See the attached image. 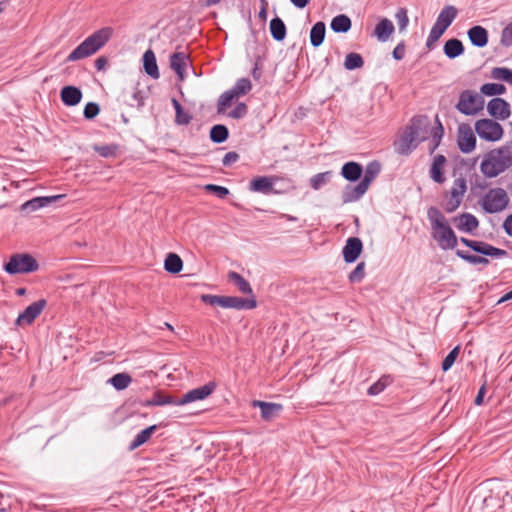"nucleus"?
I'll return each instance as SVG.
<instances>
[{"mask_svg": "<svg viewBox=\"0 0 512 512\" xmlns=\"http://www.w3.org/2000/svg\"><path fill=\"white\" fill-rule=\"evenodd\" d=\"M362 172L363 169L359 163L347 162L342 167L341 175L349 181H356L361 177Z\"/></svg>", "mask_w": 512, "mask_h": 512, "instance_id": "cd10ccee", "label": "nucleus"}, {"mask_svg": "<svg viewBox=\"0 0 512 512\" xmlns=\"http://www.w3.org/2000/svg\"><path fill=\"white\" fill-rule=\"evenodd\" d=\"M363 249V244L360 238L350 237L347 239L342 253L345 262L353 263L357 260Z\"/></svg>", "mask_w": 512, "mask_h": 512, "instance_id": "4468645a", "label": "nucleus"}, {"mask_svg": "<svg viewBox=\"0 0 512 512\" xmlns=\"http://www.w3.org/2000/svg\"><path fill=\"white\" fill-rule=\"evenodd\" d=\"M46 306V300L40 299L30 304L16 319L19 326L31 325L34 320L41 314Z\"/></svg>", "mask_w": 512, "mask_h": 512, "instance_id": "9b49d317", "label": "nucleus"}, {"mask_svg": "<svg viewBox=\"0 0 512 512\" xmlns=\"http://www.w3.org/2000/svg\"><path fill=\"white\" fill-rule=\"evenodd\" d=\"M512 167V149L502 146L484 154L480 171L487 178H495Z\"/></svg>", "mask_w": 512, "mask_h": 512, "instance_id": "f03ea898", "label": "nucleus"}, {"mask_svg": "<svg viewBox=\"0 0 512 512\" xmlns=\"http://www.w3.org/2000/svg\"><path fill=\"white\" fill-rule=\"evenodd\" d=\"M467 35L472 45L476 47L482 48L488 43V31L480 25L471 27Z\"/></svg>", "mask_w": 512, "mask_h": 512, "instance_id": "412c9836", "label": "nucleus"}, {"mask_svg": "<svg viewBox=\"0 0 512 512\" xmlns=\"http://www.w3.org/2000/svg\"><path fill=\"white\" fill-rule=\"evenodd\" d=\"M418 143L426 140L430 133V122L426 116H417L411 120V124L407 127Z\"/></svg>", "mask_w": 512, "mask_h": 512, "instance_id": "f8f14e48", "label": "nucleus"}, {"mask_svg": "<svg viewBox=\"0 0 512 512\" xmlns=\"http://www.w3.org/2000/svg\"><path fill=\"white\" fill-rule=\"evenodd\" d=\"M501 43L505 46H512V22L509 23L501 33Z\"/></svg>", "mask_w": 512, "mask_h": 512, "instance_id": "680f3d73", "label": "nucleus"}, {"mask_svg": "<svg viewBox=\"0 0 512 512\" xmlns=\"http://www.w3.org/2000/svg\"><path fill=\"white\" fill-rule=\"evenodd\" d=\"M503 228L505 232L512 237V214L505 219Z\"/></svg>", "mask_w": 512, "mask_h": 512, "instance_id": "774afa93", "label": "nucleus"}, {"mask_svg": "<svg viewBox=\"0 0 512 512\" xmlns=\"http://www.w3.org/2000/svg\"><path fill=\"white\" fill-rule=\"evenodd\" d=\"M364 60L362 56L358 53H349L346 55L345 61H344V67L347 70H355L363 67Z\"/></svg>", "mask_w": 512, "mask_h": 512, "instance_id": "37998d69", "label": "nucleus"}, {"mask_svg": "<svg viewBox=\"0 0 512 512\" xmlns=\"http://www.w3.org/2000/svg\"><path fill=\"white\" fill-rule=\"evenodd\" d=\"M489 114L497 119L504 120L510 115V105L502 98H493L488 102Z\"/></svg>", "mask_w": 512, "mask_h": 512, "instance_id": "dca6fc26", "label": "nucleus"}, {"mask_svg": "<svg viewBox=\"0 0 512 512\" xmlns=\"http://www.w3.org/2000/svg\"><path fill=\"white\" fill-rule=\"evenodd\" d=\"M131 382L132 378L127 373H117L109 379V383H111L116 390H124Z\"/></svg>", "mask_w": 512, "mask_h": 512, "instance_id": "ea45409f", "label": "nucleus"}, {"mask_svg": "<svg viewBox=\"0 0 512 512\" xmlns=\"http://www.w3.org/2000/svg\"><path fill=\"white\" fill-rule=\"evenodd\" d=\"M273 189V181L271 178L263 176L254 178L250 182V190L254 192L269 193Z\"/></svg>", "mask_w": 512, "mask_h": 512, "instance_id": "7c9ffc66", "label": "nucleus"}, {"mask_svg": "<svg viewBox=\"0 0 512 512\" xmlns=\"http://www.w3.org/2000/svg\"><path fill=\"white\" fill-rule=\"evenodd\" d=\"M143 65L145 72L153 79H158L160 74L156 62L155 54L152 50H147L143 55Z\"/></svg>", "mask_w": 512, "mask_h": 512, "instance_id": "bb28decb", "label": "nucleus"}, {"mask_svg": "<svg viewBox=\"0 0 512 512\" xmlns=\"http://www.w3.org/2000/svg\"><path fill=\"white\" fill-rule=\"evenodd\" d=\"M143 405L144 406H164V405L180 406L178 404V399H176L170 395H165L161 392L154 393L153 397L150 400H147Z\"/></svg>", "mask_w": 512, "mask_h": 512, "instance_id": "c85d7f7f", "label": "nucleus"}, {"mask_svg": "<svg viewBox=\"0 0 512 512\" xmlns=\"http://www.w3.org/2000/svg\"><path fill=\"white\" fill-rule=\"evenodd\" d=\"M475 130L480 138L487 141H497L503 135L502 126L491 119H481L475 124Z\"/></svg>", "mask_w": 512, "mask_h": 512, "instance_id": "1a4fd4ad", "label": "nucleus"}, {"mask_svg": "<svg viewBox=\"0 0 512 512\" xmlns=\"http://www.w3.org/2000/svg\"><path fill=\"white\" fill-rule=\"evenodd\" d=\"M330 26L336 33H345L351 28V20L347 15L340 14L332 19Z\"/></svg>", "mask_w": 512, "mask_h": 512, "instance_id": "c9c22d12", "label": "nucleus"}, {"mask_svg": "<svg viewBox=\"0 0 512 512\" xmlns=\"http://www.w3.org/2000/svg\"><path fill=\"white\" fill-rule=\"evenodd\" d=\"M94 150L102 157L108 158L116 155V145H95Z\"/></svg>", "mask_w": 512, "mask_h": 512, "instance_id": "6e6d98bb", "label": "nucleus"}, {"mask_svg": "<svg viewBox=\"0 0 512 512\" xmlns=\"http://www.w3.org/2000/svg\"><path fill=\"white\" fill-rule=\"evenodd\" d=\"M229 132L226 126L217 124L210 130V139L214 143H223L228 138Z\"/></svg>", "mask_w": 512, "mask_h": 512, "instance_id": "a19ab883", "label": "nucleus"}, {"mask_svg": "<svg viewBox=\"0 0 512 512\" xmlns=\"http://www.w3.org/2000/svg\"><path fill=\"white\" fill-rule=\"evenodd\" d=\"M386 385H387V378L380 379L379 381L374 383L372 386H370V388L368 389V394L369 395H377L385 389Z\"/></svg>", "mask_w": 512, "mask_h": 512, "instance_id": "0e129e2a", "label": "nucleus"}, {"mask_svg": "<svg viewBox=\"0 0 512 512\" xmlns=\"http://www.w3.org/2000/svg\"><path fill=\"white\" fill-rule=\"evenodd\" d=\"M502 508V505L499 503V499L493 495H489L485 497L482 501V510L483 512H496L494 508Z\"/></svg>", "mask_w": 512, "mask_h": 512, "instance_id": "3c124183", "label": "nucleus"}, {"mask_svg": "<svg viewBox=\"0 0 512 512\" xmlns=\"http://www.w3.org/2000/svg\"><path fill=\"white\" fill-rule=\"evenodd\" d=\"M201 301L212 306L218 305L222 308H233L236 310H249L257 306V302L253 296L250 299H244L237 296L203 294L201 295Z\"/></svg>", "mask_w": 512, "mask_h": 512, "instance_id": "20e7f679", "label": "nucleus"}, {"mask_svg": "<svg viewBox=\"0 0 512 512\" xmlns=\"http://www.w3.org/2000/svg\"><path fill=\"white\" fill-rule=\"evenodd\" d=\"M239 159V155L236 152H228L224 156L222 163L224 166H230L235 163Z\"/></svg>", "mask_w": 512, "mask_h": 512, "instance_id": "69168bd1", "label": "nucleus"}, {"mask_svg": "<svg viewBox=\"0 0 512 512\" xmlns=\"http://www.w3.org/2000/svg\"><path fill=\"white\" fill-rule=\"evenodd\" d=\"M326 27L324 22H317L310 31V41L314 47L320 46L325 38Z\"/></svg>", "mask_w": 512, "mask_h": 512, "instance_id": "72a5a7b5", "label": "nucleus"}, {"mask_svg": "<svg viewBox=\"0 0 512 512\" xmlns=\"http://www.w3.org/2000/svg\"><path fill=\"white\" fill-rule=\"evenodd\" d=\"M481 93L487 96L501 95L506 91L503 84L498 83H486L481 86Z\"/></svg>", "mask_w": 512, "mask_h": 512, "instance_id": "de8ad7c7", "label": "nucleus"}, {"mask_svg": "<svg viewBox=\"0 0 512 512\" xmlns=\"http://www.w3.org/2000/svg\"><path fill=\"white\" fill-rule=\"evenodd\" d=\"M252 405L254 407H259L261 410V417L266 420L270 421L274 419L278 413L282 410V405L277 403H269L264 402L260 400L253 401Z\"/></svg>", "mask_w": 512, "mask_h": 512, "instance_id": "6ab92c4d", "label": "nucleus"}, {"mask_svg": "<svg viewBox=\"0 0 512 512\" xmlns=\"http://www.w3.org/2000/svg\"><path fill=\"white\" fill-rule=\"evenodd\" d=\"M365 276V263L360 262L349 274V280L352 283L360 282Z\"/></svg>", "mask_w": 512, "mask_h": 512, "instance_id": "4d7b16f0", "label": "nucleus"}, {"mask_svg": "<svg viewBox=\"0 0 512 512\" xmlns=\"http://www.w3.org/2000/svg\"><path fill=\"white\" fill-rule=\"evenodd\" d=\"M459 351H460V347L457 346V347L453 348L449 352V354L444 358V360L442 362V370L443 371H448L452 367L456 358L458 357Z\"/></svg>", "mask_w": 512, "mask_h": 512, "instance_id": "5fc2aeb1", "label": "nucleus"}, {"mask_svg": "<svg viewBox=\"0 0 512 512\" xmlns=\"http://www.w3.org/2000/svg\"><path fill=\"white\" fill-rule=\"evenodd\" d=\"M228 278L231 282H233L238 290L243 294L252 295V288L247 280H245L239 273L230 271L228 274Z\"/></svg>", "mask_w": 512, "mask_h": 512, "instance_id": "4c0bfd02", "label": "nucleus"}, {"mask_svg": "<svg viewBox=\"0 0 512 512\" xmlns=\"http://www.w3.org/2000/svg\"><path fill=\"white\" fill-rule=\"evenodd\" d=\"M215 388L216 384L214 382H209L201 387L194 388L178 399V404L181 406L187 403L204 400L214 392Z\"/></svg>", "mask_w": 512, "mask_h": 512, "instance_id": "9d476101", "label": "nucleus"}, {"mask_svg": "<svg viewBox=\"0 0 512 512\" xmlns=\"http://www.w3.org/2000/svg\"><path fill=\"white\" fill-rule=\"evenodd\" d=\"M405 55V46L403 44H398L393 50V57L396 60H401Z\"/></svg>", "mask_w": 512, "mask_h": 512, "instance_id": "338daca9", "label": "nucleus"}, {"mask_svg": "<svg viewBox=\"0 0 512 512\" xmlns=\"http://www.w3.org/2000/svg\"><path fill=\"white\" fill-rule=\"evenodd\" d=\"M394 32L393 23L387 19H382L375 27V35L380 41H386Z\"/></svg>", "mask_w": 512, "mask_h": 512, "instance_id": "c756f323", "label": "nucleus"}, {"mask_svg": "<svg viewBox=\"0 0 512 512\" xmlns=\"http://www.w3.org/2000/svg\"><path fill=\"white\" fill-rule=\"evenodd\" d=\"M369 185L361 180V182L352 187L347 186L343 192L342 198L344 203L355 202L359 200L368 190Z\"/></svg>", "mask_w": 512, "mask_h": 512, "instance_id": "4be33fe9", "label": "nucleus"}, {"mask_svg": "<svg viewBox=\"0 0 512 512\" xmlns=\"http://www.w3.org/2000/svg\"><path fill=\"white\" fill-rule=\"evenodd\" d=\"M418 144V141L414 139L411 132L406 128L403 135L395 143V150L400 155H408L417 147Z\"/></svg>", "mask_w": 512, "mask_h": 512, "instance_id": "f3484780", "label": "nucleus"}, {"mask_svg": "<svg viewBox=\"0 0 512 512\" xmlns=\"http://www.w3.org/2000/svg\"><path fill=\"white\" fill-rule=\"evenodd\" d=\"M455 227L466 233H473L479 227L478 219L470 213H462L452 219Z\"/></svg>", "mask_w": 512, "mask_h": 512, "instance_id": "2eb2a0df", "label": "nucleus"}, {"mask_svg": "<svg viewBox=\"0 0 512 512\" xmlns=\"http://www.w3.org/2000/svg\"><path fill=\"white\" fill-rule=\"evenodd\" d=\"M156 429L157 426L152 425L139 432L134 437L133 441L130 443L129 450H135L144 443H146L151 438L152 434L156 431Z\"/></svg>", "mask_w": 512, "mask_h": 512, "instance_id": "473e14b6", "label": "nucleus"}, {"mask_svg": "<svg viewBox=\"0 0 512 512\" xmlns=\"http://www.w3.org/2000/svg\"><path fill=\"white\" fill-rule=\"evenodd\" d=\"M467 191V182L464 177L456 178L451 189L444 194L443 209L447 213L456 211L463 201Z\"/></svg>", "mask_w": 512, "mask_h": 512, "instance_id": "423d86ee", "label": "nucleus"}, {"mask_svg": "<svg viewBox=\"0 0 512 512\" xmlns=\"http://www.w3.org/2000/svg\"><path fill=\"white\" fill-rule=\"evenodd\" d=\"M445 31H446L445 29L434 24L432 26L429 36L427 38V42H426L427 47H431L435 42H437L440 39V37L444 34Z\"/></svg>", "mask_w": 512, "mask_h": 512, "instance_id": "603ef678", "label": "nucleus"}, {"mask_svg": "<svg viewBox=\"0 0 512 512\" xmlns=\"http://www.w3.org/2000/svg\"><path fill=\"white\" fill-rule=\"evenodd\" d=\"M172 105L176 111V116H175V122L177 125H188L191 120H192V116L188 113V112H185L182 105L179 103V101L175 98L172 99Z\"/></svg>", "mask_w": 512, "mask_h": 512, "instance_id": "58836bf2", "label": "nucleus"}, {"mask_svg": "<svg viewBox=\"0 0 512 512\" xmlns=\"http://www.w3.org/2000/svg\"><path fill=\"white\" fill-rule=\"evenodd\" d=\"M380 170H381V166L378 162L373 161V162L369 163L366 166L362 181L370 186V184L373 182V180L380 173Z\"/></svg>", "mask_w": 512, "mask_h": 512, "instance_id": "79ce46f5", "label": "nucleus"}, {"mask_svg": "<svg viewBox=\"0 0 512 512\" xmlns=\"http://www.w3.org/2000/svg\"><path fill=\"white\" fill-rule=\"evenodd\" d=\"M484 100L476 92L465 90L460 94L457 109L465 115H475L483 109Z\"/></svg>", "mask_w": 512, "mask_h": 512, "instance_id": "6e6552de", "label": "nucleus"}, {"mask_svg": "<svg viewBox=\"0 0 512 512\" xmlns=\"http://www.w3.org/2000/svg\"><path fill=\"white\" fill-rule=\"evenodd\" d=\"M99 112V105L94 102H89L86 104L83 114L86 119H93L99 114Z\"/></svg>", "mask_w": 512, "mask_h": 512, "instance_id": "052dcab7", "label": "nucleus"}, {"mask_svg": "<svg viewBox=\"0 0 512 512\" xmlns=\"http://www.w3.org/2000/svg\"><path fill=\"white\" fill-rule=\"evenodd\" d=\"M431 225V236L442 250H452L457 246L458 239L444 214L434 206L427 210Z\"/></svg>", "mask_w": 512, "mask_h": 512, "instance_id": "f257e3e1", "label": "nucleus"}, {"mask_svg": "<svg viewBox=\"0 0 512 512\" xmlns=\"http://www.w3.org/2000/svg\"><path fill=\"white\" fill-rule=\"evenodd\" d=\"M204 188L206 191L214 193L220 199H224L229 194V190L226 187L215 184H207Z\"/></svg>", "mask_w": 512, "mask_h": 512, "instance_id": "bf43d9fd", "label": "nucleus"}, {"mask_svg": "<svg viewBox=\"0 0 512 512\" xmlns=\"http://www.w3.org/2000/svg\"><path fill=\"white\" fill-rule=\"evenodd\" d=\"M509 204V197L502 188L490 189L482 198L480 205L482 209L490 214L503 211Z\"/></svg>", "mask_w": 512, "mask_h": 512, "instance_id": "39448f33", "label": "nucleus"}, {"mask_svg": "<svg viewBox=\"0 0 512 512\" xmlns=\"http://www.w3.org/2000/svg\"><path fill=\"white\" fill-rule=\"evenodd\" d=\"M60 96L65 105L75 106L81 101L82 92L75 86H65L62 88Z\"/></svg>", "mask_w": 512, "mask_h": 512, "instance_id": "b1692460", "label": "nucleus"}, {"mask_svg": "<svg viewBox=\"0 0 512 512\" xmlns=\"http://www.w3.org/2000/svg\"><path fill=\"white\" fill-rule=\"evenodd\" d=\"M446 163V158L443 155L435 156L433 163L430 168V177L439 184L444 183L445 176L443 173V168Z\"/></svg>", "mask_w": 512, "mask_h": 512, "instance_id": "a878e982", "label": "nucleus"}, {"mask_svg": "<svg viewBox=\"0 0 512 512\" xmlns=\"http://www.w3.org/2000/svg\"><path fill=\"white\" fill-rule=\"evenodd\" d=\"M39 265L34 257L29 254H15L5 264L4 269L9 274H24L37 271Z\"/></svg>", "mask_w": 512, "mask_h": 512, "instance_id": "0eeeda50", "label": "nucleus"}, {"mask_svg": "<svg viewBox=\"0 0 512 512\" xmlns=\"http://www.w3.org/2000/svg\"><path fill=\"white\" fill-rule=\"evenodd\" d=\"M443 50L448 58L453 59L463 54L464 46L460 40L453 38L446 41Z\"/></svg>", "mask_w": 512, "mask_h": 512, "instance_id": "2f4dec72", "label": "nucleus"}, {"mask_svg": "<svg viewBox=\"0 0 512 512\" xmlns=\"http://www.w3.org/2000/svg\"><path fill=\"white\" fill-rule=\"evenodd\" d=\"M456 255L470 264L487 265L489 263V260L485 257L469 254L468 252L462 250H457Z\"/></svg>", "mask_w": 512, "mask_h": 512, "instance_id": "09e8293b", "label": "nucleus"}, {"mask_svg": "<svg viewBox=\"0 0 512 512\" xmlns=\"http://www.w3.org/2000/svg\"><path fill=\"white\" fill-rule=\"evenodd\" d=\"M331 176L332 172L330 171L318 173L310 179V185L314 190H318L330 181Z\"/></svg>", "mask_w": 512, "mask_h": 512, "instance_id": "49530a36", "label": "nucleus"}, {"mask_svg": "<svg viewBox=\"0 0 512 512\" xmlns=\"http://www.w3.org/2000/svg\"><path fill=\"white\" fill-rule=\"evenodd\" d=\"M471 249L477 253H480L485 256H491V257H504L507 255V252L503 249L494 247L486 242L482 241H473V244L471 246Z\"/></svg>", "mask_w": 512, "mask_h": 512, "instance_id": "aec40b11", "label": "nucleus"}, {"mask_svg": "<svg viewBox=\"0 0 512 512\" xmlns=\"http://www.w3.org/2000/svg\"><path fill=\"white\" fill-rule=\"evenodd\" d=\"M188 61L189 57L184 52H176L170 56V67L175 71L181 81L185 78Z\"/></svg>", "mask_w": 512, "mask_h": 512, "instance_id": "a211bd4d", "label": "nucleus"}, {"mask_svg": "<svg viewBox=\"0 0 512 512\" xmlns=\"http://www.w3.org/2000/svg\"><path fill=\"white\" fill-rule=\"evenodd\" d=\"M458 146L463 153H470L475 149L476 137L468 125L459 126Z\"/></svg>", "mask_w": 512, "mask_h": 512, "instance_id": "ddd939ff", "label": "nucleus"}, {"mask_svg": "<svg viewBox=\"0 0 512 512\" xmlns=\"http://www.w3.org/2000/svg\"><path fill=\"white\" fill-rule=\"evenodd\" d=\"M61 195L58 196H50V197H35L29 201H26L21 209L24 211L34 212L42 207H45L52 202H55L57 199L61 198Z\"/></svg>", "mask_w": 512, "mask_h": 512, "instance_id": "393cba45", "label": "nucleus"}, {"mask_svg": "<svg viewBox=\"0 0 512 512\" xmlns=\"http://www.w3.org/2000/svg\"><path fill=\"white\" fill-rule=\"evenodd\" d=\"M491 77L512 84V70L505 67H495L491 71Z\"/></svg>", "mask_w": 512, "mask_h": 512, "instance_id": "8fccbe9b", "label": "nucleus"}, {"mask_svg": "<svg viewBox=\"0 0 512 512\" xmlns=\"http://www.w3.org/2000/svg\"><path fill=\"white\" fill-rule=\"evenodd\" d=\"M247 106L244 103H239L231 112H229L228 116L234 119H240L247 114Z\"/></svg>", "mask_w": 512, "mask_h": 512, "instance_id": "e2e57ef3", "label": "nucleus"}, {"mask_svg": "<svg viewBox=\"0 0 512 512\" xmlns=\"http://www.w3.org/2000/svg\"><path fill=\"white\" fill-rule=\"evenodd\" d=\"M238 98L231 90L224 92L218 99L217 112L224 113L226 108L229 107L234 99Z\"/></svg>", "mask_w": 512, "mask_h": 512, "instance_id": "a18cd8bd", "label": "nucleus"}, {"mask_svg": "<svg viewBox=\"0 0 512 512\" xmlns=\"http://www.w3.org/2000/svg\"><path fill=\"white\" fill-rule=\"evenodd\" d=\"M395 18H396L399 30L404 31L409 24L407 10L405 8H399L395 14Z\"/></svg>", "mask_w": 512, "mask_h": 512, "instance_id": "864d4df0", "label": "nucleus"}, {"mask_svg": "<svg viewBox=\"0 0 512 512\" xmlns=\"http://www.w3.org/2000/svg\"><path fill=\"white\" fill-rule=\"evenodd\" d=\"M114 30L112 27H104L79 44L67 57L68 62L78 61L87 58L99 51L111 39Z\"/></svg>", "mask_w": 512, "mask_h": 512, "instance_id": "7ed1b4c3", "label": "nucleus"}, {"mask_svg": "<svg viewBox=\"0 0 512 512\" xmlns=\"http://www.w3.org/2000/svg\"><path fill=\"white\" fill-rule=\"evenodd\" d=\"M458 10L453 5L445 6L437 16L435 24L447 30L457 17Z\"/></svg>", "mask_w": 512, "mask_h": 512, "instance_id": "5701e85b", "label": "nucleus"}, {"mask_svg": "<svg viewBox=\"0 0 512 512\" xmlns=\"http://www.w3.org/2000/svg\"><path fill=\"white\" fill-rule=\"evenodd\" d=\"M252 89V83L248 78L238 79L231 91L237 97L246 95Z\"/></svg>", "mask_w": 512, "mask_h": 512, "instance_id": "c03bdc74", "label": "nucleus"}, {"mask_svg": "<svg viewBox=\"0 0 512 512\" xmlns=\"http://www.w3.org/2000/svg\"><path fill=\"white\" fill-rule=\"evenodd\" d=\"M437 122H438V127L432 129V142H433V145L430 148L431 152H434V150L439 146L440 141H441L442 136H443V133H444L443 127H442V125H441V123L439 122L438 119H437Z\"/></svg>", "mask_w": 512, "mask_h": 512, "instance_id": "13d9d810", "label": "nucleus"}, {"mask_svg": "<svg viewBox=\"0 0 512 512\" xmlns=\"http://www.w3.org/2000/svg\"><path fill=\"white\" fill-rule=\"evenodd\" d=\"M164 268L169 273L177 274L183 268V261L179 255L169 253L164 261Z\"/></svg>", "mask_w": 512, "mask_h": 512, "instance_id": "f704fd0d", "label": "nucleus"}, {"mask_svg": "<svg viewBox=\"0 0 512 512\" xmlns=\"http://www.w3.org/2000/svg\"><path fill=\"white\" fill-rule=\"evenodd\" d=\"M270 32L276 41H282L286 37V26L282 19L275 17L270 21Z\"/></svg>", "mask_w": 512, "mask_h": 512, "instance_id": "e433bc0d", "label": "nucleus"}]
</instances>
